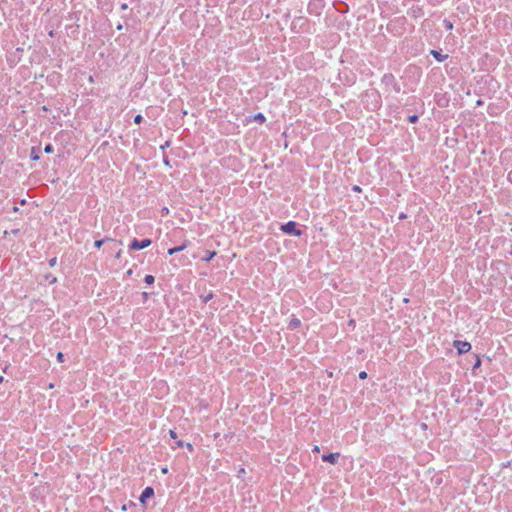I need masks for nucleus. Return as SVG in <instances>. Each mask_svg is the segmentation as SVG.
<instances>
[{"mask_svg":"<svg viewBox=\"0 0 512 512\" xmlns=\"http://www.w3.org/2000/svg\"><path fill=\"white\" fill-rule=\"evenodd\" d=\"M280 229L288 235L297 236V237L302 235V230L299 229L298 224L294 221H289V222L281 225Z\"/></svg>","mask_w":512,"mask_h":512,"instance_id":"nucleus-1","label":"nucleus"},{"mask_svg":"<svg viewBox=\"0 0 512 512\" xmlns=\"http://www.w3.org/2000/svg\"><path fill=\"white\" fill-rule=\"evenodd\" d=\"M151 244V241L149 239H144L141 241L133 240L131 244L129 245L131 250H140L148 247Z\"/></svg>","mask_w":512,"mask_h":512,"instance_id":"nucleus-2","label":"nucleus"},{"mask_svg":"<svg viewBox=\"0 0 512 512\" xmlns=\"http://www.w3.org/2000/svg\"><path fill=\"white\" fill-rule=\"evenodd\" d=\"M454 346L457 348L459 354L467 353L471 349V344L465 341H454Z\"/></svg>","mask_w":512,"mask_h":512,"instance_id":"nucleus-3","label":"nucleus"},{"mask_svg":"<svg viewBox=\"0 0 512 512\" xmlns=\"http://www.w3.org/2000/svg\"><path fill=\"white\" fill-rule=\"evenodd\" d=\"M339 457H340V453H338V452L337 453L324 454L322 456V460L324 462H329L331 464H336L338 459H339Z\"/></svg>","mask_w":512,"mask_h":512,"instance_id":"nucleus-4","label":"nucleus"},{"mask_svg":"<svg viewBox=\"0 0 512 512\" xmlns=\"http://www.w3.org/2000/svg\"><path fill=\"white\" fill-rule=\"evenodd\" d=\"M154 494V490L151 487H146L141 494L140 500L141 502H145V499L152 497Z\"/></svg>","mask_w":512,"mask_h":512,"instance_id":"nucleus-5","label":"nucleus"},{"mask_svg":"<svg viewBox=\"0 0 512 512\" xmlns=\"http://www.w3.org/2000/svg\"><path fill=\"white\" fill-rule=\"evenodd\" d=\"M431 54L434 56V58L438 61V62H443L447 57L448 55H442L440 52L436 51V50H432L431 51Z\"/></svg>","mask_w":512,"mask_h":512,"instance_id":"nucleus-6","label":"nucleus"},{"mask_svg":"<svg viewBox=\"0 0 512 512\" xmlns=\"http://www.w3.org/2000/svg\"><path fill=\"white\" fill-rule=\"evenodd\" d=\"M184 248H185V246H184V245L176 246V247H173V248H169V249H167V253H168L169 255H172V254H174V253H178V252L183 251V250H184Z\"/></svg>","mask_w":512,"mask_h":512,"instance_id":"nucleus-7","label":"nucleus"},{"mask_svg":"<svg viewBox=\"0 0 512 512\" xmlns=\"http://www.w3.org/2000/svg\"><path fill=\"white\" fill-rule=\"evenodd\" d=\"M299 325H300V320L298 318L291 319V321L289 323V326L292 329H295V328L299 327Z\"/></svg>","mask_w":512,"mask_h":512,"instance_id":"nucleus-8","label":"nucleus"},{"mask_svg":"<svg viewBox=\"0 0 512 512\" xmlns=\"http://www.w3.org/2000/svg\"><path fill=\"white\" fill-rule=\"evenodd\" d=\"M253 119L255 121H258L260 123H263L265 121V116L262 114V113H258L256 115H254Z\"/></svg>","mask_w":512,"mask_h":512,"instance_id":"nucleus-9","label":"nucleus"},{"mask_svg":"<svg viewBox=\"0 0 512 512\" xmlns=\"http://www.w3.org/2000/svg\"><path fill=\"white\" fill-rule=\"evenodd\" d=\"M145 282H146L147 284H152V283L154 282V277H153L152 275H147V276L145 277Z\"/></svg>","mask_w":512,"mask_h":512,"instance_id":"nucleus-10","label":"nucleus"},{"mask_svg":"<svg viewBox=\"0 0 512 512\" xmlns=\"http://www.w3.org/2000/svg\"><path fill=\"white\" fill-rule=\"evenodd\" d=\"M444 26L448 30H451L453 28V24L448 20H444Z\"/></svg>","mask_w":512,"mask_h":512,"instance_id":"nucleus-11","label":"nucleus"},{"mask_svg":"<svg viewBox=\"0 0 512 512\" xmlns=\"http://www.w3.org/2000/svg\"><path fill=\"white\" fill-rule=\"evenodd\" d=\"M480 365H481V360H480V358H479V357H477V360H476V362H475V364H474V366H473V370H475V369L479 368V367H480Z\"/></svg>","mask_w":512,"mask_h":512,"instance_id":"nucleus-12","label":"nucleus"},{"mask_svg":"<svg viewBox=\"0 0 512 512\" xmlns=\"http://www.w3.org/2000/svg\"><path fill=\"white\" fill-rule=\"evenodd\" d=\"M57 360H58L60 363H62V362L64 361V355H63V353H62V352H59V353L57 354Z\"/></svg>","mask_w":512,"mask_h":512,"instance_id":"nucleus-13","label":"nucleus"},{"mask_svg":"<svg viewBox=\"0 0 512 512\" xmlns=\"http://www.w3.org/2000/svg\"><path fill=\"white\" fill-rule=\"evenodd\" d=\"M212 297H213V294H212V293H210V294L206 295V296L203 298V301L206 303V302H208L210 299H212Z\"/></svg>","mask_w":512,"mask_h":512,"instance_id":"nucleus-14","label":"nucleus"},{"mask_svg":"<svg viewBox=\"0 0 512 512\" xmlns=\"http://www.w3.org/2000/svg\"><path fill=\"white\" fill-rule=\"evenodd\" d=\"M141 121H142V116H141V115H137V116L134 118V122H135L136 124H139Z\"/></svg>","mask_w":512,"mask_h":512,"instance_id":"nucleus-15","label":"nucleus"},{"mask_svg":"<svg viewBox=\"0 0 512 512\" xmlns=\"http://www.w3.org/2000/svg\"><path fill=\"white\" fill-rule=\"evenodd\" d=\"M359 378L360 379H366L367 378V373L365 371H362L359 373Z\"/></svg>","mask_w":512,"mask_h":512,"instance_id":"nucleus-16","label":"nucleus"},{"mask_svg":"<svg viewBox=\"0 0 512 512\" xmlns=\"http://www.w3.org/2000/svg\"><path fill=\"white\" fill-rule=\"evenodd\" d=\"M169 435H170V437H171V438H173V439H176V438H177V434H176V432H175V431H173V430H170Z\"/></svg>","mask_w":512,"mask_h":512,"instance_id":"nucleus-17","label":"nucleus"},{"mask_svg":"<svg viewBox=\"0 0 512 512\" xmlns=\"http://www.w3.org/2000/svg\"><path fill=\"white\" fill-rule=\"evenodd\" d=\"M416 120H417V116H416V115H413V116H410V117H409V121H410L411 123L416 122Z\"/></svg>","mask_w":512,"mask_h":512,"instance_id":"nucleus-18","label":"nucleus"},{"mask_svg":"<svg viewBox=\"0 0 512 512\" xmlns=\"http://www.w3.org/2000/svg\"><path fill=\"white\" fill-rule=\"evenodd\" d=\"M45 152H47V153L52 152V146L50 144L45 147Z\"/></svg>","mask_w":512,"mask_h":512,"instance_id":"nucleus-19","label":"nucleus"},{"mask_svg":"<svg viewBox=\"0 0 512 512\" xmlns=\"http://www.w3.org/2000/svg\"><path fill=\"white\" fill-rule=\"evenodd\" d=\"M56 264V258H51L49 261V265L52 267Z\"/></svg>","mask_w":512,"mask_h":512,"instance_id":"nucleus-20","label":"nucleus"},{"mask_svg":"<svg viewBox=\"0 0 512 512\" xmlns=\"http://www.w3.org/2000/svg\"><path fill=\"white\" fill-rule=\"evenodd\" d=\"M102 243H103L102 240H97V241H95L94 244H95L96 247H100L102 245Z\"/></svg>","mask_w":512,"mask_h":512,"instance_id":"nucleus-21","label":"nucleus"},{"mask_svg":"<svg viewBox=\"0 0 512 512\" xmlns=\"http://www.w3.org/2000/svg\"><path fill=\"white\" fill-rule=\"evenodd\" d=\"M186 447H187V449H188L190 452H192V451H193V446H192V444H191V443H187V444H186Z\"/></svg>","mask_w":512,"mask_h":512,"instance_id":"nucleus-22","label":"nucleus"},{"mask_svg":"<svg viewBox=\"0 0 512 512\" xmlns=\"http://www.w3.org/2000/svg\"><path fill=\"white\" fill-rule=\"evenodd\" d=\"M353 191H355V192H360V191H361V189H360V187H359V186L355 185V186H353Z\"/></svg>","mask_w":512,"mask_h":512,"instance_id":"nucleus-23","label":"nucleus"},{"mask_svg":"<svg viewBox=\"0 0 512 512\" xmlns=\"http://www.w3.org/2000/svg\"><path fill=\"white\" fill-rule=\"evenodd\" d=\"M176 444H177V446H178V447H183V446H184V442H183V441H181V440H180V441H177V443H176Z\"/></svg>","mask_w":512,"mask_h":512,"instance_id":"nucleus-24","label":"nucleus"},{"mask_svg":"<svg viewBox=\"0 0 512 512\" xmlns=\"http://www.w3.org/2000/svg\"><path fill=\"white\" fill-rule=\"evenodd\" d=\"M121 8H122L123 10H125V9H127V8H128V6H127V4H126V3H124V4H122Z\"/></svg>","mask_w":512,"mask_h":512,"instance_id":"nucleus-25","label":"nucleus"},{"mask_svg":"<svg viewBox=\"0 0 512 512\" xmlns=\"http://www.w3.org/2000/svg\"><path fill=\"white\" fill-rule=\"evenodd\" d=\"M319 450H320V449H319V447H318V446H315V447L313 448V451H314V452H319Z\"/></svg>","mask_w":512,"mask_h":512,"instance_id":"nucleus-26","label":"nucleus"},{"mask_svg":"<svg viewBox=\"0 0 512 512\" xmlns=\"http://www.w3.org/2000/svg\"><path fill=\"white\" fill-rule=\"evenodd\" d=\"M168 472V469L167 468H163L162 469V473L166 474Z\"/></svg>","mask_w":512,"mask_h":512,"instance_id":"nucleus-27","label":"nucleus"},{"mask_svg":"<svg viewBox=\"0 0 512 512\" xmlns=\"http://www.w3.org/2000/svg\"><path fill=\"white\" fill-rule=\"evenodd\" d=\"M209 256H211V257L216 256V252H214V251H213V252H211Z\"/></svg>","mask_w":512,"mask_h":512,"instance_id":"nucleus-28","label":"nucleus"},{"mask_svg":"<svg viewBox=\"0 0 512 512\" xmlns=\"http://www.w3.org/2000/svg\"><path fill=\"white\" fill-rule=\"evenodd\" d=\"M55 281H56V278H55V277H53L49 282L52 284V283H54Z\"/></svg>","mask_w":512,"mask_h":512,"instance_id":"nucleus-29","label":"nucleus"},{"mask_svg":"<svg viewBox=\"0 0 512 512\" xmlns=\"http://www.w3.org/2000/svg\"><path fill=\"white\" fill-rule=\"evenodd\" d=\"M3 381V376H0V383Z\"/></svg>","mask_w":512,"mask_h":512,"instance_id":"nucleus-30","label":"nucleus"}]
</instances>
